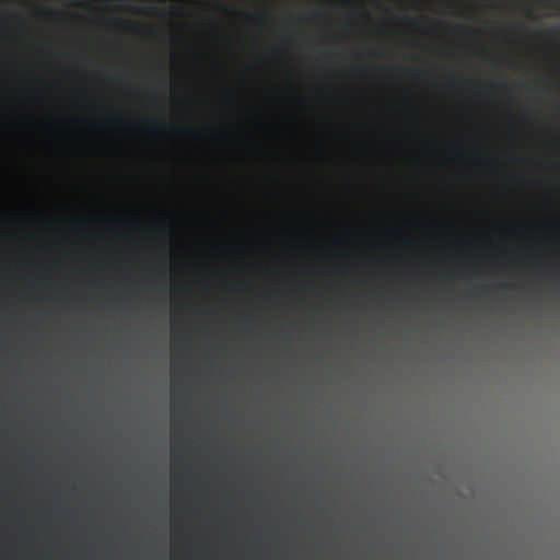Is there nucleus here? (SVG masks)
<instances>
[{
	"label": "nucleus",
	"mask_w": 560,
	"mask_h": 560,
	"mask_svg": "<svg viewBox=\"0 0 560 560\" xmlns=\"http://www.w3.org/2000/svg\"><path fill=\"white\" fill-rule=\"evenodd\" d=\"M453 31H454V32H460V31H463V26H460V25H455V26L453 27Z\"/></svg>",
	"instance_id": "obj_6"
},
{
	"label": "nucleus",
	"mask_w": 560,
	"mask_h": 560,
	"mask_svg": "<svg viewBox=\"0 0 560 560\" xmlns=\"http://www.w3.org/2000/svg\"><path fill=\"white\" fill-rule=\"evenodd\" d=\"M117 25L124 26L125 28L131 30V31H138L140 28V25L137 23L131 22H116Z\"/></svg>",
	"instance_id": "obj_2"
},
{
	"label": "nucleus",
	"mask_w": 560,
	"mask_h": 560,
	"mask_svg": "<svg viewBox=\"0 0 560 560\" xmlns=\"http://www.w3.org/2000/svg\"><path fill=\"white\" fill-rule=\"evenodd\" d=\"M404 22L410 24L412 21L410 19H404Z\"/></svg>",
	"instance_id": "obj_8"
},
{
	"label": "nucleus",
	"mask_w": 560,
	"mask_h": 560,
	"mask_svg": "<svg viewBox=\"0 0 560 560\" xmlns=\"http://www.w3.org/2000/svg\"><path fill=\"white\" fill-rule=\"evenodd\" d=\"M407 72H410V70H407ZM413 74H419L418 71H411Z\"/></svg>",
	"instance_id": "obj_9"
},
{
	"label": "nucleus",
	"mask_w": 560,
	"mask_h": 560,
	"mask_svg": "<svg viewBox=\"0 0 560 560\" xmlns=\"http://www.w3.org/2000/svg\"><path fill=\"white\" fill-rule=\"evenodd\" d=\"M243 14L245 15V18H246L247 20L254 21V22L259 23V24H260V23H262V21H264L261 15H255V16H253V15H249V14H247V13H243Z\"/></svg>",
	"instance_id": "obj_3"
},
{
	"label": "nucleus",
	"mask_w": 560,
	"mask_h": 560,
	"mask_svg": "<svg viewBox=\"0 0 560 560\" xmlns=\"http://www.w3.org/2000/svg\"><path fill=\"white\" fill-rule=\"evenodd\" d=\"M152 13H153V14H156V15H164V14H165V11H164V10H162V9L154 8V9L152 10Z\"/></svg>",
	"instance_id": "obj_4"
},
{
	"label": "nucleus",
	"mask_w": 560,
	"mask_h": 560,
	"mask_svg": "<svg viewBox=\"0 0 560 560\" xmlns=\"http://www.w3.org/2000/svg\"><path fill=\"white\" fill-rule=\"evenodd\" d=\"M156 132L162 135H170L174 132H178L174 127H168L165 122H158L156 124Z\"/></svg>",
	"instance_id": "obj_1"
},
{
	"label": "nucleus",
	"mask_w": 560,
	"mask_h": 560,
	"mask_svg": "<svg viewBox=\"0 0 560 560\" xmlns=\"http://www.w3.org/2000/svg\"><path fill=\"white\" fill-rule=\"evenodd\" d=\"M552 33H553V34H556V35L560 34V28H555V30L552 31Z\"/></svg>",
	"instance_id": "obj_7"
},
{
	"label": "nucleus",
	"mask_w": 560,
	"mask_h": 560,
	"mask_svg": "<svg viewBox=\"0 0 560 560\" xmlns=\"http://www.w3.org/2000/svg\"><path fill=\"white\" fill-rule=\"evenodd\" d=\"M508 86H509V85H508V83H506V82H503V83H501L500 85H498V84H493V85H491V88H492V89H499V88H504V89H506Z\"/></svg>",
	"instance_id": "obj_5"
}]
</instances>
